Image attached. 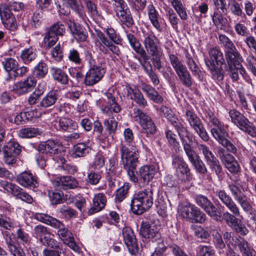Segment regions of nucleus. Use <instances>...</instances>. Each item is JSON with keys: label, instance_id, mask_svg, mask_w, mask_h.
I'll return each instance as SVG.
<instances>
[{"label": "nucleus", "instance_id": "obj_23", "mask_svg": "<svg viewBox=\"0 0 256 256\" xmlns=\"http://www.w3.org/2000/svg\"><path fill=\"white\" fill-rule=\"evenodd\" d=\"M225 56L228 66H236L238 69L242 70V74L244 73V68L241 64L242 58L236 49L225 51Z\"/></svg>", "mask_w": 256, "mask_h": 256}, {"label": "nucleus", "instance_id": "obj_39", "mask_svg": "<svg viewBox=\"0 0 256 256\" xmlns=\"http://www.w3.org/2000/svg\"><path fill=\"white\" fill-rule=\"evenodd\" d=\"M149 18L153 26L158 31L161 32L162 28L158 20V14L152 4L148 6Z\"/></svg>", "mask_w": 256, "mask_h": 256}, {"label": "nucleus", "instance_id": "obj_18", "mask_svg": "<svg viewBox=\"0 0 256 256\" xmlns=\"http://www.w3.org/2000/svg\"><path fill=\"white\" fill-rule=\"evenodd\" d=\"M216 195L232 213L236 216L240 215V211L238 206L232 197L224 190H217L216 192Z\"/></svg>", "mask_w": 256, "mask_h": 256}, {"label": "nucleus", "instance_id": "obj_11", "mask_svg": "<svg viewBox=\"0 0 256 256\" xmlns=\"http://www.w3.org/2000/svg\"><path fill=\"white\" fill-rule=\"evenodd\" d=\"M196 204L202 208L210 217L217 222L222 221V212L208 199L203 195L198 194L195 198Z\"/></svg>", "mask_w": 256, "mask_h": 256}, {"label": "nucleus", "instance_id": "obj_53", "mask_svg": "<svg viewBox=\"0 0 256 256\" xmlns=\"http://www.w3.org/2000/svg\"><path fill=\"white\" fill-rule=\"evenodd\" d=\"M218 39L221 44L226 49L225 51H232L236 49L232 41L226 35L220 34L218 36Z\"/></svg>", "mask_w": 256, "mask_h": 256}, {"label": "nucleus", "instance_id": "obj_54", "mask_svg": "<svg viewBox=\"0 0 256 256\" xmlns=\"http://www.w3.org/2000/svg\"><path fill=\"white\" fill-rule=\"evenodd\" d=\"M166 136L168 144L173 147L174 149L177 151L179 150L180 144L176 138V134L170 130L166 132Z\"/></svg>", "mask_w": 256, "mask_h": 256}, {"label": "nucleus", "instance_id": "obj_4", "mask_svg": "<svg viewBox=\"0 0 256 256\" xmlns=\"http://www.w3.org/2000/svg\"><path fill=\"white\" fill-rule=\"evenodd\" d=\"M105 95L106 97V100H105L106 104H102L101 110L102 113L110 118L105 120L104 124L110 134H114L117 129L118 122L114 118L112 112L118 113L122 108L116 102L114 94L111 92H107Z\"/></svg>", "mask_w": 256, "mask_h": 256}, {"label": "nucleus", "instance_id": "obj_60", "mask_svg": "<svg viewBox=\"0 0 256 256\" xmlns=\"http://www.w3.org/2000/svg\"><path fill=\"white\" fill-rule=\"evenodd\" d=\"M0 227L11 230L14 228V224L10 218L0 214Z\"/></svg>", "mask_w": 256, "mask_h": 256}, {"label": "nucleus", "instance_id": "obj_26", "mask_svg": "<svg viewBox=\"0 0 256 256\" xmlns=\"http://www.w3.org/2000/svg\"><path fill=\"white\" fill-rule=\"evenodd\" d=\"M16 182L24 188L36 187L38 184L36 178L28 172H24L18 175Z\"/></svg>", "mask_w": 256, "mask_h": 256}, {"label": "nucleus", "instance_id": "obj_28", "mask_svg": "<svg viewBox=\"0 0 256 256\" xmlns=\"http://www.w3.org/2000/svg\"><path fill=\"white\" fill-rule=\"evenodd\" d=\"M53 126L57 130L70 132L76 129L77 127V124L70 118H62L58 122H55Z\"/></svg>", "mask_w": 256, "mask_h": 256}, {"label": "nucleus", "instance_id": "obj_12", "mask_svg": "<svg viewBox=\"0 0 256 256\" xmlns=\"http://www.w3.org/2000/svg\"><path fill=\"white\" fill-rule=\"evenodd\" d=\"M4 160L8 165H12L16 162V157L22 152V146L16 141L10 140L3 147Z\"/></svg>", "mask_w": 256, "mask_h": 256}, {"label": "nucleus", "instance_id": "obj_40", "mask_svg": "<svg viewBox=\"0 0 256 256\" xmlns=\"http://www.w3.org/2000/svg\"><path fill=\"white\" fill-rule=\"evenodd\" d=\"M50 72L55 80L64 84L68 83V75L60 68L52 67L50 68Z\"/></svg>", "mask_w": 256, "mask_h": 256}, {"label": "nucleus", "instance_id": "obj_31", "mask_svg": "<svg viewBox=\"0 0 256 256\" xmlns=\"http://www.w3.org/2000/svg\"><path fill=\"white\" fill-rule=\"evenodd\" d=\"M52 227L58 229L57 234L64 242L73 236L71 232L66 226L64 224L58 220L55 221Z\"/></svg>", "mask_w": 256, "mask_h": 256}, {"label": "nucleus", "instance_id": "obj_64", "mask_svg": "<svg viewBox=\"0 0 256 256\" xmlns=\"http://www.w3.org/2000/svg\"><path fill=\"white\" fill-rule=\"evenodd\" d=\"M216 251L213 247L207 246H199L200 256H215Z\"/></svg>", "mask_w": 256, "mask_h": 256}, {"label": "nucleus", "instance_id": "obj_21", "mask_svg": "<svg viewBox=\"0 0 256 256\" xmlns=\"http://www.w3.org/2000/svg\"><path fill=\"white\" fill-rule=\"evenodd\" d=\"M52 183L55 187L64 190L74 188L78 185L76 180L71 176L57 177Z\"/></svg>", "mask_w": 256, "mask_h": 256}, {"label": "nucleus", "instance_id": "obj_20", "mask_svg": "<svg viewBox=\"0 0 256 256\" xmlns=\"http://www.w3.org/2000/svg\"><path fill=\"white\" fill-rule=\"evenodd\" d=\"M62 148L60 144L54 140H48L46 142L39 144L38 150L42 154H45L50 156L52 154H58Z\"/></svg>", "mask_w": 256, "mask_h": 256}, {"label": "nucleus", "instance_id": "obj_36", "mask_svg": "<svg viewBox=\"0 0 256 256\" xmlns=\"http://www.w3.org/2000/svg\"><path fill=\"white\" fill-rule=\"evenodd\" d=\"M42 132L38 128L34 127L25 128L20 129L18 132L20 138H30L40 135Z\"/></svg>", "mask_w": 256, "mask_h": 256}, {"label": "nucleus", "instance_id": "obj_1", "mask_svg": "<svg viewBox=\"0 0 256 256\" xmlns=\"http://www.w3.org/2000/svg\"><path fill=\"white\" fill-rule=\"evenodd\" d=\"M161 112L164 116L170 122L171 124L176 128L184 151L189 162L194 166L196 170L201 174H206L208 173V169L200 158L199 156L193 148L190 143L196 142V136L188 132L187 128L173 114L170 112V111L168 108L162 106L160 108Z\"/></svg>", "mask_w": 256, "mask_h": 256}, {"label": "nucleus", "instance_id": "obj_49", "mask_svg": "<svg viewBox=\"0 0 256 256\" xmlns=\"http://www.w3.org/2000/svg\"><path fill=\"white\" fill-rule=\"evenodd\" d=\"M58 40V38L56 36V34L48 30L44 38V46L46 48H50L56 44Z\"/></svg>", "mask_w": 256, "mask_h": 256}, {"label": "nucleus", "instance_id": "obj_37", "mask_svg": "<svg viewBox=\"0 0 256 256\" xmlns=\"http://www.w3.org/2000/svg\"><path fill=\"white\" fill-rule=\"evenodd\" d=\"M206 66L212 74V78L217 82H220L224 79V74L222 70L216 66V64L212 61L207 60Z\"/></svg>", "mask_w": 256, "mask_h": 256}, {"label": "nucleus", "instance_id": "obj_15", "mask_svg": "<svg viewBox=\"0 0 256 256\" xmlns=\"http://www.w3.org/2000/svg\"><path fill=\"white\" fill-rule=\"evenodd\" d=\"M144 40L143 44L146 53L156 54V53L160 52V48L158 45V40L153 32L151 31H142Z\"/></svg>", "mask_w": 256, "mask_h": 256}, {"label": "nucleus", "instance_id": "obj_30", "mask_svg": "<svg viewBox=\"0 0 256 256\" xmlns=\"http://www.w3.org/2000/svg\"><path fill=\"white\" fill-rule=\"evenodd\" d=\"M106 202V198L104 194L99 193L95 195L93 198V206L88 210V213L92 214L101 210L104 208Z\"/></svg>", "mask_w": 256, "mask_h": 256}, {"label": "nucleus", "instance_id": "obj_62", "mask_svg": "<svg viewBox=\"0 0 256 256\" xmlns=\"http://www.w3.org/2000/svg\"><path fill=\"white\" fill-rule=\"evenodd\" d=\"M242 6L246 12V14L243 13L244 17H246V15L250 16L253 14L256 9V5L252 2L248 0H244Z\"/></svg>", "mask_w": 256, "mask_h": 256}, {"label": "nucleus", "instance_id": "obj_10", "mask_svg": "<svg viewBox=\"0 0 256 256\" xmlns=\"http://www.w3.org/2000/svg\"><path fill=\"white\" fill-rule=\"evenodd\" d=\"M186 120L194 132L204 142L209 140L210 138L200 119L193 111L186 110Z\"/></svg>", "mask_w": 256, "mask_h": 256}, {"label": "nucleus", "instance_id": "obj_59", "mask_svg": "<svg viewBox=\"0 0 256 256\" xmlns=\"http://www.w3.org/2000/svg\"><path fill=\"white\" fill-rule=\"evenodd\" d=\"M210 170L216 176H220L222 173V166L218 158L207 164Z\"/></svg>", "mask_w": 256, "mask_h": 256}, {"label": "nucleus", "instance_id": "obj_9", "mask_svg": "<svg viewBox=\"0 0 256 256\" xmlns=\"http://www.w3.org/2000/svg\"><path fill=\"white\" fill-rule=\"evenodd\" d=\"M172 165L174 170V175L182 182L190 181L191 176L190 169L184 158L178 155L172 156Z\"/></svg>", "mask_w": 256, "mask_h": 256}, {"label": "nucleus", "instance_id": "obj_24", "mask_svg": "<svg viewBox=\"0 0 256 256\" xmlns=\"http://www.w3.org/2000/svg\"><path fill=\"white\" fill-rule=\"evenodd\" d=\"M156 172L154 165H146L142 166L138 170V175L140 181L144 184H148L152 180Z\"/></svg>", "mask_w": 256, "mask_h": 256}, {"label": "nucleus", "instance_id": "obj_42", "mask_svg": "<svg viewBox=\"0 0 256 256\" xmlns=\"http://www.w3.org/2000/svg\"><path fill=\"white\" fill-rule=\"evenodd\" d=\"M63 4L68 6L72 10L75 11L82 20L86 17L82 6L79 4L76 0H62Z\"/></svg>", "mask_w": 256, "mask_h": 256}, {"label": "nucleus", "instance_id": "obj_29", "mask_svg": "<svg viewBox=\"0 0 256 256\" xmlns=\"http://www.w3.org/2000/svg\"><path fill=\"white\" fill-rule=\"evenodd\" d=\"M184 62L193 75L201 80L202 72L192 56L188 51L184 54Z\"/></svg>", "mask_w": 256, "mask_h": 256}, {"label": "nucleus", "instance_id": "obj_57", "mask_svg": "<svg viewBox=\"0 0 256 256\" xmlns=\"http://www.w3.org/2000/svg\"><path fill=\"white\" fill-rule=\"evenodd\" d=\"M166 14L168 17L169 21L173 28L178 29V24L179 20L177 17L176 14L174 10L170 8H167L166 9Z\"/></svg>", "mask_w": 256, "mask_h": 256}, {"label": "nucleus", "instance_id": "obj_3", "mask_svg": "<svg viewBox=\"0 0 256 256\" xmlns=\"http://www.w3.org/2000/svg\"><path fill=\"white\" fill-rule=\"evenodd\" d=\"M120 163L122 168L126 170L130 181L138 182L139 176L135 174V170L138 163V151L130 150L128 147L121 144L120 148Z\"/></svg>", "mask_w": 256, "mask_h": 256}, {"label": "nucleus", "instance_id": "obj_16", "mask_svg": "<svg viewBox=\"0 0 256 256\" xmlns=\"http://www.w3.org/2000/svg\"><path fill=\"white\" fill-rule=\"evenodd\" d=\"M160 226L150 225L146 222H142L141 224L140 234L146 239H150L152 242L157 241L161 238L160 232Z\"/></svg>", "mask_w": 256, "mask_h": 256}, {"label": "nucleus", "instance_id": "obj_33", "mask_svg": "<svg viewBox=\"0 0 256 256\" xmlns=\"http://www.w3.org/2000/svg\"><path fill=\"white\" fill-rule=\"evenodd\" d=\"M209 57L204 58V62L206 64L207 60L212 61L216 64L222 65L225 60L223 56V54L216 48H210L208 50Z\"/></svg>", "mask_w": 256, "mask_h": 256}, {"label": "nucleus", "instance_id": "obj_19", "mask_svg": "<svg viewBox=\"0 0 256 256\" xmlns=\"http://www.w3.org/2000/svg\"><path fill=\"white\" fill-rule=\"evenodd\" d=\"M126 94L128 98L134 100L140 107L145 108L148 106L147 100L144 98L140 90L135 86L126 85Z\"/></svg>", "mask_w": 256, "mask_h": 256}, {"label": "nucleus", "instance_id": "obj_6", "mask_svg": "<svg viewBox=\"0 0 256 256\" xmlns=\"http://www.w3.org/2000/svg\"><path fill=\"white\" fill-rule=\"evenodd\" d=\"M228 188L234 200L238 202L244 210L250 212L252 210L250 198L247 196L244 188L238 180L229 184Z\"/></svg>", "mask_w": 256, "mask_h": 256}, {"label": "nucleus", "instance_id": "obj_48", "mask_svg": "<svg viewBox=\"0 0 256 256\" xmlns=\"http://www.w3.org/2000/svg\"><path fill=\"white\" fill-rule=\"evenodd\" d=\"M36 56V50L32 48H26L22 51L20 57L26 64H29L34 60Z\"/></svg>", "mask_w": 256, "mask_h": 256}, {"label": "nucleus", "instance_id": "obj_56", "mask_svg": "<svg viewBox=\"0 0 256 256\" xmlns=\"http://www.w3.org/2000/svg\"><path fill=\"white\" fill-rule=\"evenodd\" d=\"M14 196H16V198L20 199L28 204H32L33 202V198L32 196L20 187L18 188Z\"/></svg>", "mask_w": 256, "mask_h": 256}, {"label": "nucleus", "instance_id": "obj_17", "mask_svg": "<svg viewBox=\"0 0 256 256\" xmlns=\"http://www.w3.org/2000/svg\"><path fill=\"white\" fill-rule=\"evenodd\" d=\"M236 216L232 213L230 214L228 212L223 214V218L230 227L242 235L246 234L248 230L240 221L238 222Z\"/></svg>", "mask_w": 256, "mask_h": 256}, {"label": "nucleus", "instance_id": "obj_43", "mask_svg": "<svg viewBox=\"0 0 256 256\" xmlns=\"http://www.w3.org/2000/svg\"><path fill=\"white\" fill-rule=\"evenodd\" d=\"M63 4L68 6L72 10L75 11L82 20L86 17L82 6L79 4L76 0H62Z\"/></svg>", "mask_w": 256, "mask_h": 256}, {"label": "nucleus", "instance_id": "obj_55", "mask_svg": "<svg viewBox=\"0 0 256 256\" xmlns=\"http://www.w3.org/2000/svg\"><path fill=\"white\" fill-rule=\"evenodd\" d=\"M169 60L176 72L186 67L181 60L174 54H170L169 55Z\"/></svg>", "mask_w": 256, "mask_h": 256}, {"label": "nucleus", "instance_id": "obj_7", "mask_svg": "<svg viewBox=\"0 0 256 256\" xmlns=\"http://www.w3.org/2000/svg\"><path fill=\"white\" fill-rule=\"evenodd\" d=\"M232 122L241 130L252 137H256V127L243 114L236 109L229 111Z\"/></svg>", "mask_w": 256, "mask_h": 256}, {"label": "nucleus", "instance_id": "obj_2", "mask_svg": "<svg viewBox=\"0 0 256 256\" xmlns=\"http://www.w3.org/2000/svg\"><path fill=\"white\" fill-rule=\"evenodd\" d=\"M206 117L212 124V128L210 132L213 137L228 152L236 154L238 149L236 146L227 138L228 134L224 124L218 120L212 112H207Z\"/></svg>", "mask_w": 256, "mask_h": 256}, {"label": "nucleus", "instance_id": "obj_35", "mask_svg": "<svg viewBox=\"0 0 256 256\" xmlns=\"http://www.w3.org/2000/svg\"><path fill=\"white\" fill-rule=\"evenodd\" d=\"M6 244L8 250L13 256H26L22 249L10 236L6 238Z\"/></svg>", "mask_w": 256, "mask_h": 256}, {"label": "nucleus", "instance_id": "obj_38", "mask_svg": "<svg viewBox=\"0 0 256 256\" xmlns=\"http://www.w3.org/2000/svg\"><path fill=\"white\" fill-rule=\"evenodd\" d=\"M56 91L50 92L40 101L38 106L42 108H48L54 105L58 100Z\"/></svg>", "mask_w": 256, "mask_h": 256}, {"label": "nucleus", "instance_id": "obj_32", "mask_svg": "<svg viewBox=\"0 0 256 256\" xmlns=\"http://www.w3.org/2000/svg\"><path fill=\"white\" fill-rule=\"evenodd\" d=\"M220 10H218L216 9L212 16V22L216 26H220L221 30L226 31L230 28V23L227 18L222 15V14L225 12L220 13Z\"/></svg>", "mask_w": 256, "mask_h": 256}, {"label": "nucleus", "instance_id": "obj_44", "mask_svg": "<svg viewBox=\"0 0 256 256\" xmlns=\"http://www.w3.org/2000/svg\"><path fill=\"white\" fill-rule=\"evenodd\" d=\"M234 246L237 247L242 256H252V252L248 242L243 238H240L236 242Z\"/></svg>", "mask_w": 256, "mask_h": 256}, {"label": "nucleus", "instance_id": "obj_5", "mask_svg": "<svg viewBox=\"0 0 256 256\" xmlns=\"http://www.w3.org/2000/svg\"><path fill=\"white\" fill-rule=\"evenodd\" d=\"M153 190L152 188L139 191L134 195L131 202V208L134 213L142 214L153 204Z\"/></svg>", "mask_w": 256, "mask_h": 256}, {"label": "nucleus", "instance_id": "obj_45", "mask_svg": "<svg viewBox=\"0 0 256 256\" xmlns=\"http://www.w3.org/2000/svg\"><path fill=\"white\" fill-rule=\"evenodd\" d=\"M12 11L8 6H4L2 10L0 9V18L4 23L8 24L14 22L15 18Z\"/></svg>", "mask_w": 256, "mask_h": 256}, {"label": "nucleus", "instance_id": "obj_27", "mask_svg": "<svg viewBox=\"0 0 256 256\" xmlns=\"http://www.w3.org/2000/svg\"><path fill=\"white\" fill-rule=\"evenodd\" d=\"M126 37L130 46L134 51L140 56L144 62H146L147 60H149L150 56L147 54L146 51L143 48H141V44L138 40L130 33L127 34Z\"/></svg>", "mask_w": 256, "mask_h": 256}, {"label": "nucleus", "instance_id": "obj_52", "mask_svg": "<svg viewBox=\"0 0 256 256\" xmlns=\"http://www.w3.org/2000/svg\"><path fill=\"white\" fill-rule=\"evenodd\" d=\"M130 188L128 184H124L116 192L115 200L118 202H122L126 196Z\"/></svg>", "mask_w": 256, "mask_h": 256}, {"label": "nucleus", "instance_id": "obj_47", "mask_svg": "<svg viewBox=\"0 0 256 256\" xmlns=\"http://www.w3.org/2000/svg\"><path fill=\"white\" fill-rule=\"evenodd\" d=\"M226 168L231 172H238L240 170V166L235 158L231 155L222 162Z\"/></svg>", "mask_w": 256, "mask_h": 256}, {"label": "nucleus", "instance_id": "obj_63", "mask_svg": "<svg viewBox=\"0 0 256 256\" xmlns=\"http://www.w3.org/2000/svg\"><path fill=\"white\" fill-rule=\"evenodd\" d=\"M0 186L4 190L11 193L14 196L19 187L15 184L8 182L6 180H1L0 182Z\"/></svg>", "mask_w": 256, "mask_h": 256}, {"label": "nucleus", "instance_id": "obj_8", "mask_svg": "<svg viewBox=\"0 0 256 256\" xmlns=\"http://www.w3.org/2000/svg\"><path fill=\"white\" fill-rule=\"evenodd\" d=\"M133 118L135 121H138L142 128V132L146 134L147 136L154 134L156 128L151 118L138 108L133 110Z\"/></svg>", "mask_w": 256, "mask_h": 256}, {"label": "nucleus", "instance_id": "obj_34", "mask_svg": "<svg viewBox=\"0 0 256 256\" xmlns=\"http://www.w3.org/2000/svg\"><path fill=\"white\" fill-rule=\"evenodd\" d=\"M141 88L144 92L146 93L147 96L154 102L158 104L162 102L163 99L161 96L151 86L144 84Z\"/></svg>", "mask_w": 256, "mask_h": 256}, {"label": "nucleus", "instance_id": "obj_46", "mask_svg": "<svg viewBox=\"0 0 256 256\" xmlns=\"http://www.w3.org/2000/svg\"><path fill=\"white\" fill-rule=\"evenodd\" d=\"M176 74L184 86L187 87L192 86V77L186 67L176 72Z\"/></svg>", "mask_w": 256, "mask_h": 256}, {"label": "nucleus", "instance_id": "obj_13", "mask_svg": "<svg viewBox=\"0 0 256 256\" xmlns=\"http://www.w3.org/2000/svg\"><path fill=\"white\" fill-rule=\"evenodd\" d=\"M114 0V10L117 16L123 24L128 27L131 26L134 22L126 4L124 0Z\"/></svg>", "mask_w": 256, "mask_h": 256}, {"label": "nucleus", "instance_id": "obj_61", "mask_svg": "<svg viewBox=\"0 0 256 256\" xmlns=\"http://www.w3.org/2000/svg\"><path fill=\"white\" fill-rule=\"evenodd\" d=\"M35 218L42 222L52 227L57 220L48 214H37L35 216Z\"/></svg>", "mask_w": 256, "mask_h": 256}, {"label": "nucleus", "instance_id": "obj_50", "mask_svg": "<svg viewBox=\"0 0 256 256\" xmlns=\"http://www.w3.org/2000/svg\"><path fill=\"white\" fill-rule=\"evenodd\" d=\"M48 68L46 64L40 62L34 70V74L36 77L41 78H44L47 74Z\"/></svg>", "mask_w": 256, "mask_h": 256}, {"label": "nucleus", "instance_id": "obj_41", "mask_svg": "<svg viewBox=\"0 0 256 256\" xmlns=\"http://www.w3.org/2000/svg\"><path fill=\"white\" fill-rule=\"evenodd\" d=\"M90 150V147L84 143H78L73 148L72 156L74 158L82 157L87 155Z\"/></svg>", "mask_w": 256, "mask_h": 256}, {"label": "nucleus", "instance_id": "obj_22", "mask_svg": "<svg viewBox=\"0 0 256 256\" xmlns=\"http://www.w3.org/2000/svg\"><path fill=\"white\" fill-rule=\"evenodd\" d=\"M67 24L72 36L77 41L83 42L86 40L88 34L83 26L71 20L67 22Z\"/></svg>", "mask_w": 256, "mask_h": 256}, {"label": "nucleus", "instance_id": "obj_58", "mask_svg": "<svg viewBox=\"0 0 256 256\" xmlns=\"http://www.w3.org/2000/svg\"><path fill=\"white\" fill-rule=\"evenodd\" d=\"M4 70L8 72H14L18 67V62L12 58H5L2 62Z\"/></svg>", "mask_w": 256, "mask_h": 256}, {"label": "nucleus", "instance_id": "obj_51", "mask_svg": "<svg viewBox=\"0 0 256 256\" xmlns=\"http://www.w3.org/2000/svg\"><path fill=\"white\" fill-rule=\"evenodd\" d=\"M191 213L192 214L191 219H193L198 222L202 223L204 222L206 218V214L197 207L192 206Z\"/></svg>", "mask_w": 256, "mask_h": 256}, {"label": "nucleus", "instance_id": "obj_25", "mask_svg": "<svg viewBox=\"0 0 256 256\" xmlns=\"http://www.w3.org/2000/svg\"><path fill=\"white\" fill-rule=\"evenodd\" d=\"M122 235L124 243L129 251L134 252L138 248V244L132 230L130 227H124L122 230Z\"/></svg>", "mask_w": 256, "mask_h": 256}, {"label": "nucleus", "instance_id": "obj_14", "mask_svg": "<svg viewBox=\"0 0 256 256\" xmlns=\"http://www.w3.org/2000/svg\"><path fill=\"white\" fill-rule=\"evenodd\" d=\"M106 72L104 66L95 64L92 66L86 73L84 78V84L87 86H92L98 83L104 76Z\"/></svg>", "mask_w": 256, "mask_h": 256}]
</instances>
